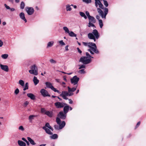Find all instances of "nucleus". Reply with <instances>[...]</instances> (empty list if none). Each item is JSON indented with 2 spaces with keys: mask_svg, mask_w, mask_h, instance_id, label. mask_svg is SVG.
I'll return each mask as SVG.
<instances>
[{
  "mask_svg": "<svg viewBox=\"0 0 146 146\" xmlns=\"http://www.w3.org/2000/svg\"><path fill=\"white\" fill-rule=\"evenodd\" d=\"M25 6V4L22 1L21 2L20 4V8L21 9H23Z\"/></svg>",
  "mask_w": 146,
  "mask_h": 146,
  "instance_id": "obj_37",
  "label": "nucleus"
},
{
  "mask_svg": "<svg viewBox=\"0 0 146 146\" xmlns=\"http://www.w3.org/2000/svg\"><path fill=\"white\" fill-rule=\"evenodd\" d=\"M86 57L88 58H93V57L91 56L89 54V53L87 52L86 53Z\"/></svg>",
  "mask_w": 146,
  "mask_h": 146,
  "instance_id": "obj_45",
  "label": "nucleus"
},
{
  "mask_svg": "<svg viewBox=\"0 0 146 146\" xmlns=\"http://www.w3.org/2000/svg\"><path fill=\"white\" fill-rule=\"evenodd\" d=\"M95 5L96 7L97 8V10L100 15L101 17L102 18L106 19V16L108 12V9L107 8H105L104 9V13L103 11L100 8H98V6L99 8L104 9V7L103 4L99 0H95Z\"/></svg>",
  "mask_w": 146,
  "mask_h": 146,
  "instance_id": "obj_1",
  "label": "nucleus"
},
{
  "mask_svg": "<svg viewBox=\"0 0 146 146\" xmlns=\"http://www.w3.org/2000/svg\"><path fill=\"white\" fill-rule=\"evenodd\" d=\"M28 85L29 84L27 82L25 83V86L23 89L24 91H25L28 89Z\"/></svg>",
  "mask_w": 146,
  "mask_h": 146,
  "instance_id": "obj_36",
  "label": "nucleus"
},
{
  "mask_svg": "<svg viewBox=\"0 0 146 146\" xmlns=\"http://www.w3.org/2000/svg\"><path fill=\"white\" fill-rule=\"evenodd\" d=\"M96 19H97L98 20V21L99 20H100V17L99 15H97L96 16Z\"/></svg>",
  "mask_w": 146,
  "mask_h": 146,
  "instance_id": "obj_58",
  "label": "nucleus"
},
{
  "mask_svg": "<svg viewBox=\"0 0 146 146\" xmlns=\"http://www.w3.org/2000/svg\"><path fill=\"white\" fill-rule=\"evenodd\" d=\"M79 80V78L77 77L76 76H75L73 78L71 79L70 81L71 83L74 85L77 84Z\"/></svg>",
  "mask_w": 146,
  "mask_h": 146,
  "instance_id": "obj_7",
  "label": "nucleus"
},
{
  "mask_svg": "<svg viewBox=\"0 0 146 146\" xmlns=\"http://www.w3.org/2000/svg\"><path fill=\"white\" fill-rule=\"evenodd\" d=\"M91 61V59L88 58L85 56L81 57L80 60V62H81L84 64L89 63Z\"/></svg>",
  "mask_w": 146,
  "mask_h": 146,
  "instance_id": "obj_6",
  "label": "nucleus"
},
{
  "mask_svg": "<svg viewBox=\"0 0 146 146\" xmlns=\"http://www.w3.org/2000/svg\"><path fill=\"white\" fill-rule=\"evenodd\" d=\"M40 92L42 96L44 97L50 96V95L48 93V91L45 89H41L40 91Z\"/></svg>",
  "mask_w": 146,
  "mask_h": 146,
  "instance_id": "obj_9",
  "label": "nucleus"
},
{
  "mask_svg": "<svg viewBox=\"0 0 146 146\" xmlns=\"http://www.w3.org/2000/svg\"><path fill=\"white\" fill-rule=\"evenodd\" d=\"M27 139L30 142V143L33 145H35L36 144V143L34 142V140L30 137H28Z\"/></svg>",
  "mask_w": 146,
  "mask_h": 146,
  "instance_id": "obj_20",
  "label": "nucleus"
},
{
  "mask_svg": "<svg viewBox=\"0 0 146 146\" xmlns=\"http://www.w3.org/2000/svg\"><path fill=\"white\" fill-rule=\"evenodd\" d=\"M140 124V121L138 122L136 125V127L139 126Z\"/></svg>",
  "mask_w": 146,
  "mask_h": 146,
  "instance_id": "obj_59",
  "label": "nucleus"
},
{
  "mask_svg": "<svg viewBox=\"0 0 146 146\" xmlns=\"http://www.w3.org/2000/svg\"><path fill=\"white\" fill-rule=\"evenodd\" d=\"M104 3L106 7H107L108 6V4L107 1L105 0H103Z\"/></svg>",
  "mask_w": 146,
  "mask_h": 146,
  "instance_id": "obj_44",
  "label": "nucleus"
},
{
  "mask_svg": "<svg viewBox=\"0 0 146 146\" xmlns=\"http://www.w3.org/2000/svg\"><path fill=\"white\" fill-rule=\"evenodd\" d=\"M33 81L35 85H36L39 82V80L37 79L36 76H34L33 78Z\"/></svg>",
  "mask_w": 146,
  "mask_h": 146,
  "instance_id": "obj_22",
  "label": "nucleus"
},
{
  "mask_svg": "<svg viewBox=\"0 0 146 146\" xmlns=\"http://www.w3.org/2000/svg\"><path fill=\"white\" fill-rule=\"evenodd\" d=\"M54 105L57 108H59L63 107L64 105H66V104L57 102L54 103Z\"/></svg>",
  "mask_w": 146,
  "mask_h": 146,
  "instance_id": "obj_10",
  "label": "nucleus"
},
{
  "mask_svg": "<svg viewBox=\"0 0 146 146\" xmlns=\"http://www.w3.org/2000/svg\"><path fill=\"white\" fill-rule=\"evenodd\" d=\"M82 43L84 46H88L90 48L88 50L92 54H94V52L96 53H98L99 51L97 49V47L95 44L92 42L87 43L84 42H83Z\"/></svg>",
  "mask_w": 146,
  "mask_h": 146,
  "instance_id": "obj_2",
  "label": "nucleus"
},
{
  "mask_svg": "<svg viewBox=\"0 0 146 146\" xmlns=\"http://www.w3.org/2000/svg\"><path fill=\"white\" fill-rule=\"evenodd\" d=\"M18 129L19 130L22 131H24L25 130L24 128L22 125L20 126L18 128Z\"/></svg>",
  "mask_w": 146,
  "mask_h": 146,
  "instance_id": "obj_40",
  "label": "nucleus"
},
{
  "mask_svg": "<svg viewBox=\"0 0 146 146\" xmlns=\"http://www.w3.org/2000/svg\"><path fill=\"white\" fill-rule=\"evenodd\" d=\"M55 80L58 82H60V80L59 79H56Z\"/></svg>",
  "mask_w": 146,
  "mask_h": 146,
  "instance_id": "obj_60",
  "label": "nucleus"
},
{
  "mask_svg": "<svg viewBox=\"0 0 146 146\" xmlns=\"http://www.w3.org/2000/svg\"><path fill=\"white\" fill-rule=\"evenodd\" d=\"M65 106L63 110L64 113L66 114L68 111L69 107L67 105Z\"/></svg>",
  "mask_w": 146,
  "mask_h": 146,
  "instance_id": "obj_15",
  "label": "nucleus"
},
{
  "mask_svg": "<svg viewBox=\"0 0 146 146\" xmlns=\"http://www.w3.org/2000/svg\"><path fill=\"white\" fill-rule=\"evenodd\" d=\"M98 21L100 27L101 28L103 26V23L102 20H99Z\"/></svg>",
  "mask_w": 146,
  "mask_h": 146,
  "instance_id": "obj_34",
  "label": "nucleus"
},
{
  "mask_svg": "<svg viewBox=\"0 0 146 146\" xmlns=\"http://www.w3.org/2000/svg\"><path fill=\"white\" fill-rule=\"evenodd\" d=\"M77 87V86L76 88L74 87L71 88L69 87L68 86V92H74L75 90H76Z\"/></svg>",
  "mask_w": 146,
  "mask_h": 146,
  "instance_id": "obj_25",
  "label": "nucleus"
},
{
  "mask_svg": "<svg viewBox=\"0 0 146 146\" xmlns=\"http://www.w3.org/2000/svg\"><path fill=\"white\" fill-rule=\"evenodd\" d=\"M27 96L31 100H34L35 99V96L33 94L28 93L27 94Z\"/></svg>",
  "mask_w": 146,
  "mask_h": 146,
  "instance_id": "obj_17",
  "label": "nucleus"
},
{
  "mask_svg": "<svg viewBox=\"0 0 146 146\" xmlns=\"http://www.w3.org/2000/svg\"><path fill=\"white\" fill-rule=\"evenodd\" d=\"M99 36L100 35L96 29L94 30L92 33H89L88 34V38L90 39L94 40V41H96V38L98 39Z\"/></svg>",
  "mask_w": 146,
  "mask_h": 146,
  "instance_id": "obj_3",
  "label": "nucleus"
},
{
  "mask_svg": "<svg viewBox=\"0 0 146 146\" xmlns=\"http://www.w3.org/2000/svg\"><path fill=\"white\" fill-rule=\"evenodd\" d=\"M63 30L65 31V32L66 33H68L70 31L68 28L66 27H63Z\"/></svg>",
  "mask_w": 146,
  "mask_h": 146,
  "instance_id": "obj_33",
  "label": "nucleus"
},
{
  "mask_svg": "<svg viewBox=\"0 0 146 146\" xmlns=\"http://www.w3.org/2000/svg\"><path fill=\"white\" fill-rule=\"evenodd\" d=\"M71 5H70L69 4L67 5H66V9L67 11H70L72 10V8L70 7Z\"/></svg>",
  "mask_w": 146,
  "mask_h": 146,
  "instance_id": "obj_29",
  "label": "nucleus"
},
{
  "mask_svg": "<svg viewBox=\"0 0 146 146\" xmlns=\"http://www.w3.org/2000/svg\"><path fill=\"white\" fill-rule=\"evenodd\" d=\"M86 14L88 18L91 16L90 15L88 11H86Z\"/></svg>",
  "mask_w": 146,
  "mask_h": 146,
  "instance_id": "obj_51",
  "label": "nucleus"
},
{
  "mask_svg": "<svg viewBox=\"0 0 146 146\" xmlns=\"http://www.w3.org/2000/svg\"><path fill=\"white\" fill-rule=\"evenodd\" d=\"M54 43V41H52L49 42L47 44V48L51 47L53 45Z\"/></svg>",
  "mask_w": 146,
  "mask_h": 146,
  "instance_id": "obj_28",
  "label": "nucleus"
},
{
  "mask_svg": "<svg viewBox=\"0 0 146 146\" xmlns=\"http://www.w3.org/2000/svg\"><path fill=\"white\" fill-rule=\"evenodd\" d=\"M56 121L57 123L59 125V126L57 125H54V128L57 130L62 129L65 125L66 123L64 121L62 122V123H61L60 119L59 117L56 118Z\"/></svg>",
  "mask_w": 146,
  "mask_h": 146,
  "instance_id": "obj_4",
  "label": "nucleus"
},
{
  "mask_svg": "<svg viewBox=\"0 0 146 146\" xmlns=\"http://www.w3.org/2000/svg\"><path fill=\"white\" fill-rule=\"evenodd\" d=\"M18 143L20 146H26V144L21 140H18L17 141Z\"/></svg>",
  "mask_w": 146,
  "mask_h": 146,
  "instance_id": "obj_19",
  "label": "nucleus"
},
{
  "mask_svg": "<svg viewBox=\"0 0 146 146\" xmlns=\"http://www.w3.org/2000/svg\"><path fill=\"white\" fill-rule=\"evenodd\" d=\"M79 72L80 74H84L85 73V72L84 71V70L82 69L80 70L79 71Z\"/></svg>",
  "mask_w": 146,
  "mask_h": 146,
  "instance_id": "obj_50",
  "label": "nucleus"
},
{
  "mask_svg": "<svg viewBox=\"0 0 146 146\" xmlns=\"http://www.w3.org/2000/svg\"><path fill=\"white\" fill-rule=\"evenodd\" d=\"M0 67L2 70L5 72H7L9 71V68L7 65H3L0 64Z\"/></svg>",
  "mask_w": 146,
  "mask_h": 146,
  "instance_id": "obj_12",
  "label": "nucleus"
},
{
  "mask_svg": "<svg viewBox=\"0 0 146 146\" xmlns=\"http://www.w3.org/2000/svg\"><path fill=\"white\" fill-rule=\"evenodd\" d=\"M45 84L46 86V87L48 88H50L51 89L53 86L52 85V84L49 82H46Z\"/></svg>",
  "mask_w": 146,
  "mask_h": 146,
  "instance_id": "obj_23",
  "label": "nucleus"
},
{
  "mask_svg": "<svg viewBox=\"0 0 146 146\" xmlns=\"http://www.w3.org/2000/svg\"><path fill=\"white\" fill-rule=\"evenodd\" d=\"M77 49L78 50V51L80 53H82V51L80 49L78 48H77Z\"/></svg>",
  "mask_w": 146,
  "mask_h": 146,
  "instance_id": "obj_56",
  "label": "nucleus"
},
{
  "mask_svg": "<svg viewBox=\"0 0 146 146\" xmlns=\"http://www.w3.org/2000/svg\"><path fill=\"white\" fill-rule=\"evenodd\" d=\"M31 69L29 70V72L30 74L36 76L38 74L37 67L35 65L31 66Z\"/></svg>",
  "mask_w": 146,
  "mask_h": 146,
  "instance_id": "obj_5",
  "label": "nucleus"
},
{
  "mask_svg": "<svg viewBox=\"0 0 146 146\" xmlns=\"http://www.w3.org/2000/svg\"><path fill=\"white\" fill-rule=\"evenodd\" d=\"M43 129H44L46 132L48 134L50 135H52V133L51 132L50 130L48 129V128L46 127H42Z\"/></svg>",
  "mask_w": 146,
  "mask_h": 146,
  "instance_id": "obj_16",
  "label": "nucleus"
},
{
  "mask_svg": "<svg viewBox=\"0 0 146 146\" xmlns=\"http://www.w3.org/2000/svg\"><path fill=\"white\" fill-rule=\"evenodd\" d=\"M19 16L20 18L23 20L25 23L27 22V20L25 19V15L24 13L23 12L21 13L19 15Z\"/></svg>",
  "mask_w": 146,
  "mask_h": 146,
  "instance_id": "obj_13",
  "label": "nucleus"
},
{
  "mask_svg": "<svg viewBox=\"0 0 146 146\" xmlns=\"http://www.w3.org/2000/svg\"><path fill=\"white\" fill-rule=\"evenodd\" d=\"M4 6L7 9H10V7L8 6L6 4H4Z\"/></svg>",
  "mask_w": 146,
  "mask_h": 146,
  "instance_id": "obj_52",
  "label": "nucleus"
},
{
  "mask_svg": "<svg viewBox=\"0 0 146 146\" xmlns=\"http://www.w3.org/2000/svg\"><path fill=\"white\" fill-rule=\"evenodd\" d=\"M41 112L42 113H44L45 114V113L46 112V111L45 110L44 108H42L41 109Z\"/></svg>",
  "mask_w": 146,
  "mask_h": 146,
  "instance_id": "obj_41",
  "label": "nucleus"
},
{
  "mask_svg": "<svg viewBox=\"0 0 146 146\" xmlns=\"http://www.w3.org/2000/svg\"><path fill=\"white\" fill-rule=\"evenodd\" d=\"M68 34L71 37H76V35L72 31H69Z\"/></svg>",
  "mask_w": 146,
  "mask_h": 146,
  "instance_id": "obj_26",
  "label": "nucleus"
},
{
  "mask_svg": "<svg viewBox=\"0 0 146 146\" xmlns=\"http://www.w3.org/2000/svg\"><path fill=\"white\" fill-rule=\"evenodd\" d=\"M45 114L50 117H52L53 116V113L52 111H47L46 112Z\"/></svg>",
  "mask_w": 146,
  "mask_h": 146,
  "instance_id": "obj_21",
  "label": "nucleus"
},
{
  "mask_svg": "<svg viewBox=\"0 0 146 146\" xmlns=\"http://www.w3.org/2000/svg\"><path fill=\"white\" fill-rule=\"evenodd\" d=\"M58 135L57 134H54L50 136V138L51 139H56L58 138Z\"/></svg>",
  "mask_w": 146,
  "mask_h": 146,
  "instance_id": "obj_27",
  "label": "nucleus"
},
{
  "mask_svg": "<svg viewBox=\"0 0 146 146\" xmlns=\"http://www.w3.org/2000/svg\"><path fill=\"white\" fill-rule=\"evenodd\" d=\"M51 89L53 91H54L55 92H57L59 94L60 93V92L58 90H57L56 88H55L53 86L52 88Z\"/></svg>",
  "mask_w": 146,
  "mask_h": 146,
  "instance_id": "obj_38",
  "label": "nucleus"
},
{
  "mask_svg": "<svg viewBox=\"0 0 146 146\" xmlns=\"http://www.w3.org/2000/svg\"><path fill=\"white\" fill-rule=\"evenodd\" d=\"M46 127L48 128L49 129L51 130L52 131L53 130V128L51 127V126L50 125V124L48 123H47L46 124L45 126Z\"/></svg>",
  "mask_w": 146,
  "mask_h": 146,
  "instance_id": "obj_31",
  "label": "nucleus"
},
{
  "mask_svg": "<svg viewBox=\"0 0 146 146\" xmlns=\"http://www.w3.org/2000/svg\"><path fill=\"white\" fill-rule=\"evenodd\" d=\"M9 9L10 10V11H14L15 10V9L14 8H10V9Z\"/></svg>",
  "mask_w": 146,
  "mask_h": 146,
  "instance_id": "obj_55",
  "label": "nucleus"
},
{
  "mask_svg": "<svg viewBox=\"0 0 146 146\" xmlns=\"http://www.w3.org/2000/svg\"><path fill=\"white\" fill-rule=\"evenodd\" d=\"M49 61L51 64H56L57 62L55 60L52 59H50Z\"/></svg>",
  "mask_w": 146,
  "mask_h": 146,
  "instance_id": "obj_39",
  "label": "nucleus"
},
{
  "mask_svg": "<svg viewBox=\"0 0 146 146\" xmlns=\"http://www.w3.org/2000/svg\"><path fill=\"white\" fill-rule=\"evenodd\" d=\"M61 94H62L64 95L67 96H70L73 95V93L70 92H68L66 91H62Z\"/></svg>",
  "mask_w": 146,
  "mask_h": 146,
  "instance_id": "obj_14",
  "label": "nucleus"
},
{
  "mask_svg": "<svg viewBox=\"0 0 146 146\" xmlns=\"http://www.w3.org/2000/svg\"><path fill=\"white\" fill-rule=\"evenodd\" d=\"M25 142L26 143L27 145L29 146V141H27V140Z\"/></svg>",
  "mask_w": 146,
  "mask_h": 146,
  "instance_id": "obj_64",
  "label": "nucleus"
},
{
  "mask_svg": "<svg viewBox=\"0 0 146 146\" xmlns=\"http://www.w3.org/2000/svg\"><path fill=\"white\" fill-rule=\"evenodd\" d=\"M3 45V42L2 41L0 40V47H1Z\"/></svg>",
  "mask_w": 146,
  "mask_h": 146,
  "instance_id": "obj_54",
  "label": "nucleus"
},
{
  "mask_svg": "<svg viewBox=\"0 0 146 146\" xmlns=\"http://www.w3.org/2000/svg\"><path fill=\"white\" fill-rule=\"evenodd\" d=\"M19 92V89L18 88L16 89L15 91V94L17 95Z\"/></svg>",
  "mask_w": 146,
  "mask_h": 146,
  "instance_id": "obj_48",
  "label": "nucleus"
},
{
  "mask_svg": "<svg viewBox=\"0 0 146 146\" xmlns=\"http://www.w3.org/2000/svg\"><path fill=\"white\" fill-rule=\"evenodd\" d=\"M79 13L80 15L82 17H84L85 19H86L87 18L86 16L85 15V13L83 12H80Z\"/></svg>",
  "mask_w": 146,
  "mask_h": 146,
  "instance_id": "obj_30",
  "label": "nucleus"
},
{
  "mask_svg": "<svg viewBox=\"0 0 146 146\" xmlns=\"http://www.w3.org/2000/svg\"><path fill=\"white\" fill-rule=\"evenodd\" d=\"M85 65H82L80 66V67L79 68V69H81L82 68H85Z\"/></svg>",
  "mask_w": 146,
  "mask_h": 146,
  "instance_id": "obj_53",
  "label": "nucleus"
},
{
  "mask_svg": "<svg viewBox=\"0 0 146 146\" xmlns=\"http://www.w3.org/2000/svg\"><path fill=\"white\" fill-rule=\"evenodd\" d=\"M26 10L28 14L29 15H32L34 11V9L32 7H26Z\"/></svg>",
  "mask_w": 146,
  "mask_h": 146,
  "instance_id": "obj_8",
  "label": "nucleus"
},
{
  "mask_svg": "<svg viewBox=\"0 0 146 146\" xmlns=\"http://www.w3.org/2000/svg\"><path fill=\"white\" fill-rule=\"evenodd\" d=\"M36 116L34 115H30L29 117V119L30 122H32V120L34 119V118Z\"/></svg>",
  "mask_w": 146,
  "mask_h": 146,
  "instance_id": "obj_24",
  "label": "nucleus"
},
{
  "mask_svg": "<svg viewBox=\"0 0 146 146\" xmlns=\"http://www.w3.org/2000/svg\"><path fill=\"white\" fill-rule=\"evenodd\" d=\"M88 19L89 20V22H91L92 23H95L96 22L95 18L92 16H91Z\"/></svg>",
  "mask_w": 146,
  "mask_h": 146,
  "instance_id": "obj_18",
  "label": "nucleus"
},
{
  "mask_svg": "<svg viewBox=\"0 0 146 146\" xmlns=\"http://www.w3.org/2000/svg\"><path fill=\"white\" fill-rule=\"evenodd\" d=\"M22 139L24 141H25V142H26V141H27V140L24 137H23V138H22Z\"/></svg>",
  "mask_w": 146,
  "mask_h": 146,
  "instance_id": "obj_61",
  "label": "nucleus"
},
{
  "mask_svg": "<svg viewBox=\"0 0 146 146\" xmlns=\"http://www.w3.org/2000/svg\"><path fill=\"white\" fill-rule=\"evenodd\" d=\"M71 6H73L74 9H76L77 8V6L75 5H71Z\"/></svg>",
  "mask_w": 146,
  "mask_h": 146,
  "instance_id": "obj_63",
  "label": "nucleus"
},
{
  "mask_svg": "<svg viewBox=\"0 0 146 146\" xmlns=\"http://www.w3.org/2000/svg\"><path fill=\"white\" fill-rule=\"evenodd\" d=\"M68 45L66 46V47H65V50H66V51H67L68 50Z\"/></svg>",
  "mask_w": 146,
  "mask_h": 146,
  "instance_id": "obj_62",
  "label": "nucleus"
},
{
  "mask_svg": "<svg viewBox=\"0 0 146 146\" xmlns=\"http://www.w3.org/2000/svg\"><path fill=\"white\" fill-rule=\"evenodd\" d=\"M59 43L62 46L65 45V43L63 42L62 40H60L59 41Z\"/></svg>",
  "mask_w": 146,
  "mask_h": 146,
  "instance_id": "obj_49",
  "label": "nucleus"
},
{
  "mask_svg": "<svg viewBox=\"0 0 146 146\" xmlns=\"http://www.w3.org/2000/svg\"><path fill=\"white\" fill-rule=\"evenodd\" d=\"M29 102L27 101H25L23 104V106L24 107H26L29 104Z\"/></svg>",
  "mask_w": 146,
  "mask_h": 146,
  "instance_id": "obj_43",
  "label": "nucleus"
},
{
  "mask_svg": "<svg viewBox=\"0 0 146 146\" xmlns=\"http://www.w3.org/2000/svg\"><path fill=\"white\" fill-rule=\"evenodd\" d=\"M8 56V55L7 54H2L1 56V57L4 59H7Z\"/></svg>",
  "mask_w": 146,
  "mask_h": 146,
  "instance_id": "obj_32",
  "label": "nucleus"
},
{
  "mask_svg": "<svg viewBox=\"0 0 146 146\" xmlns=\"http://www.w3.org/2000/svg\"><path fill=\"white\" fill-rule=\"evenodd\" d=\"M58 117L61 119H65L66 117V114L64 113L63 111H60L59 112L58 115Z\"/></svg>",
  "mask_w": 146,
  "mask_h": 146,
  "instance_id": "obj_11",
  "label": "nucleus"
},
{
  "mask_svg": "<svg viewBox=\"0 0 146 146\" xmlns=\"http://www.w3.org/2000/svg\"><path fill=\"white\" fill-rule=\"evenodd\" d=\"M92 22H89V23H88V27H95V26H94V25L93 24V23H92Z\"/></svg>",
  "mask_w": 146,
  "mask_h": 146,
  "instance_id": "obj_42",
  "label": "nucleus"
},
{
  "mask_svg": "<svg viewBox=\"0 0 146 146\" xmlns=\"http://www.w3.org/2000/svg\"><path fill=\"white\" fill-rule=\"evenodd\" d=\"M60 96H61L62 97V98L66 100L68 99V98L66 97L67 96H66L62 94H61Z\"/></svg>",
  "mask_w": 146,
  "mask_h": 146,
  "instance_id": "obj_46",
  "label": "nucleus"
},
{
  "mask_svg": "<svg viewBox=\"0 0 146 146\" xmlns=\"http://www.w3.org/2000/svg\"><path fill=\"white\" fill-rule=\"evenodd\" d=\"M82 1L87 3H90L91 2V0H82Z\"/></svg>",
  "mask_w": 146,
  "mask_h": 146,
  "instance_id": "obj_47",
  "label": "nucleus"
},
{
  "mask_svg": "<svg viewBox=\"0 0 146 146\" xmlns=\"http://www.w3.org/2000/svg\"><path fill=\"white\" fill-rule=\"evenodd\" d=\"M19 83L22 86H24V82L22 80H20L19 81Z\"/></svg>",
  "mask_w": 146,
  "mask_h": 146,
  "instance_id": "obj_35",
  "label": "nucleus"
},
{
  "mask_svg": "<svg viewBox=\"0 0 146 146\" xmlns=\"http://www.w3.org/2000/svg\"><path fill=\"white\" fill-rule=\"evenodd\" d=\"M68 100L69 101V103L70 104H72L73 103L72 101L70 99H69Z\"/></svg>",
  "mask_w": 146,
  "mask_h": 146,
  "instance_id": "obj_57",
  "label": "nucleus"
}]
</instances>
